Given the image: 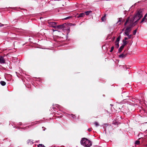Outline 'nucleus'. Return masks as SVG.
Segmentation results:
<instances>
[{
	"instance_id": "obj_7",
	"label": "nucleus",
	"mask_w": 147,
	"mask_h": 147,
	"mask_svg": "<svg viewBox=\"0 0 147 147\" xmlns=\"http://www.w3.org/2000/svg\"><path fill=\"white\" fill-rule=\"evenodd\" d=\"M51 26L53 27V26H55V25L57 24V22H50L49 23Z\"/></svg>"
},
{
	"instance_id": "obj_12",
	"label": "nucleus",
	"mask_w": 147,
	"mask_h": 147,
	"mask_svg": "<svg viewBox=\"0 0 147 147\" xmlns=\"http://www.w3.org/2000/svg\"><path fill=\"white\" fill-rule=\"evenodd\" d=\"M1 84L3 86H4L6 84V82L4 81H1L0 82Z\"/></svg>"
},
{
	"instance_id": "obj_22",
	"label": "nucleus",
	"mask_w": 147,
	"mask_h": 147,
	"mask_svg": "<svg viewBox=\"0 0 147 147\" xmlns=\"http://www.w3.org/2000/svg\"><path fill=\"white\" fill-rule=\"evenodd\" d=\"M122 19V18H119V20L118 21V22H117V23H118L119 22H121V21Z\"/></svg>"
},
{
	"instance_id": "obj_19",
	"label": "nucleus",
	"mask_w": 147,
	"mask_h": 147,
	"mask_svg": "<svg viewBox=\"0 0 147 147\" xmlns=\"http://www.w3.org/2000/svg\"><path fill=\"white\" fill-rule=\"evenodd\" d=\"M137 29H138V28L136 29L133 32V34L134 35H136Z\"/></svg>"
},
{
	"instance_id": "obj_23",
	"label": "nucleus",
	"mask_w": 147,
	"mask_h": 147,
	"mask_svg": "<svg viewBox=\"0 0 147 147\" xmlns=\"http://www.w3.org/2000/svg\"><path fill=\"white\" fill-rule=\"evenodd\" d=\"M145 18H143L142 19V20H141V22H140V23H143V22L144 21V20H145Z\"/></svg>"
},
{
	"instance_id": "obj_8",
	"label": "nucleus",
	"mask_w": 147,
	"mask_h": 147,
	"mask_svg": "<svg viewBox=\"0 0 147 147\" xmlns=\"http://www.w3.org/2000/svg\"><path fill=\"white\" fill-rule=\"evenodd\" d=\"M85 15V14L84 13H82L79 14L77 15V17L78 18H79L83 17Z\"/></svg>"
},
{
	"instance_id": "obj_6",
	"label": "nucleus",
	"mask_w": 147,
	"mask_h": 147,
	"mask_svg": "<svg viewBox=\"0 0 147 147\" xmlns=\"http://www.w3.org/2000/svg\"><path fill=\"white\" fill-rule=\"evenodd\" d=\"M5 63V60L4 58L2 56H0V63L1 64L4 63Z\"/></svg>"
},
{
	"instance_id": "obj_13",
	"label": "nucleus",
	"mask_w": 147,
	"mask_h": 147,
	"mask_svg": "<svg viewBox=\"0 0 147 147\" xmlns=\"http://www.w3.org/2000/svg\"><path fill=\"white\" fill-rule=\"evenodd\" d=\"M130 18L129 17H128L126 21L125 22V23L124 24V25L125 26L127 24V23L128 22H129V20Z\"/></svg>"
},
{
	"instance_id": "obj_31",
	"label": "nucleus",
	"mask_w": 147,
	"mask_h": 147,
	"mask_svg": "<svg viewBox=\"0 0 147 147\" xmlns=\"http://www.w3.org/2000/svg\"><path fill=\"white\" fill-rule=\"evenodd\" d=\"M146 15H145V16H144V18H145H145L146 17Z\"/></svg>"
},
{
	"instance_id": "obj_16",
	"label": "nucleus",
	"mask_w": 147,
	"mask_h": 147,
	"mask_svg": "<svg viewBox=\"0 0 147 147\" xmlns=\"http://www.w3.org/2000/svg\"><path fill=\"white\" fill-rule=\"evenodd\" d=\"M106 15L105 14V15L101 19L102 21H104L105 20Z\"/></svg>"
},
{
	"instance_id": "obj_5",
	"label": "nucleus",
	"mask_w": 147,
	"mask_h": 147,
	"mask_svg": "<svg viewBox=\"0 0 147 147\" xmlns=\"http://www.w3.org/2000/svg\"><path fill=\"white\" fill-rule=\"evenodd\" d=\"M64 27V24L59 25L55 26H53V27L55 28H59L61 29Z\"/></svg>"
},
{
	"instance_id": "obj_21",
	"label": "nucleus",
	"mask_w": 147,
	"mask_h": 147,
	"mask_svg": "<svg viewBox=\"0 0 147 147\" xmlns=\"http://www.w3.org/2000/svg\"><path fill=\"white\" fill-rule=\"evenodd\" d=\"M114 46H112L111 47V50L110 51V52H112L113 51V49H114Z\"/></svg>"
},
{
	"instance_id": "obj_15",
	"label": "nucleus",
	"mask_w": 147,
	"mask_h": 147,
	"mask_svg": "<svg viewBox=\"0 0 147 147\" xmlns=\"http://www.w3.org/2000/svg\"><path fill=\"white\" fill-rule=\"evenodd\" d=\"M92 12L91 11H86L85 12V14H86V15H88L89 14V13Z\"/></svg>"
},
{
	"instance_id": "obj_30",
	"label": "nucleus",
	"mask_w": 147,
	"mask_h": 147,
	"mask_svg": "<svg viewBox=\"0 0 147 147\" xmlns=\"http://www.w3.org/2000/svg\"><path fill=\"white\" fill-rule=\"evenodd\" d=\"M88 130L89 131H92L91 128H89L88 129Z\"/></svg>"
},
{
	"instance_id": "obj_3",
	"label": "nucleus",
	"mask_w": 147,
	"mask_h": 147,
	"mask_svg": "<svg viewBox=\"0 0 147 147\" xmlns=\"http://www.w3.org/2000/svg\"><path fill=\"white\" fill-rule=\"evenodd\" d=\"M131 30V26H128L125 30L124 34L126 36H129L130 32Z\"/></svg>"
},
{
	"instance_id": "obj_20",
	"label": "nucleus",
	"mask_w": 147,
	"mask_h": 147,
	"mask_svg": "<svg viewBox=\"0 0 147 147\" xmlns=\"http://www.w3.org/2000/svg\"><path fill=\"white\" fill-rule=\"evenodd\" d=\"M38 147H45L44 145L42 144H39L38 146Z\"/></svg>"
},
{
	"instance_id": "obj_1",
	"label": "nucleus",
	"mask_w": 147,
	"mask_h": 147,
	"mask_svg": "<svg viewBox=\"0 0 147 147\" xmlns=\"http://www.w3.org/2000/svg\"><path fill=\"white\" fill-rule=\"evenodd\" d=\"M142 9H138L136 11V13L134 16L133 17L132 19L130 20V22L131 23L133 22L134 20H136V18L138 16L139 18L137 20L133 23L134 26H135L137 23L138 22L139 20L143 16L142 14Z\"/></svg>"
},
{
	"instance_id": "obj_28",
	"label": "nucleus",
	"mask_w": 147,
	"mask_h": 147,
	"mask_svg": "<svg viewBox=\"0 0 147 147\" xmlns=\"http://www.w3.org/2000/svg\"><path fill=\"white\" fill-rule=\"evenodd\" d=\"M128 39V38L127 37H125L124 39V40H126Z\"/></svg>"
},
{
	"instance_id": "obj_25",
	"label": "nucleus",
	"mask_w": 147,
	"mask_h": 147,
	"mask_svg": "<svg viewBox=\"0 0 147 147\" xmlns=\"http://www.w3.org/2000/svg\"><path fill=\"white\" fill-rule=\"evenodd\" d=\"M128 36V38L130 39V38H131V37H132V35H129V36Z\"/></svg>"
},
{
	"instance_id": "obj_11",
	"label": "nucleus",
	"mask_w": 147,
	"mask_h": 147,
	"mask_svg": "<svg viewBox=\"0 0 147 147\" xmlns=\"http://www.w3.org/2000/svg\"><path fill=\"white\" fill-rule=\"evenodd\" d=\"M123 44L122 45H123L125 47V46L127 44V41L126 40H123Z\"/></svg>"
},
{
	"instance_id": "obj_29",
	"label": "nucleus",
	"mask_w": 147,
	"mask_h": 147,
	"mask_svg": "<svg viewBox=\"0 0 147 147\" xmlns=\"http://www.w3.org/2000/svg\"><path fill=\"white\" fill-rule=\"evenodd\" d=\"M130 26H131V28L133 26H134V25H133V24H130Z\"/></svg>"
},
{
	"instance_id": "obj_18",
	"label": "nucleus",
	"mask_w": 147,
	"mask_h": 147,
	"mask_svg": "<svg viewBox=\"0 0 147 147\" xmlns=\"http://www.w3.org/2000/svg\"><path fill=\"white\" fill-rule=\"evenodd\" d=\"M135 143L136 144L138 145L140 144V141L139 140H136L135 141Z\"/></svg>"
},
{
	"instance_id": "obj_4",
	"label": "nucleus",
	"mask_w": 147,
	"mask_h": 147,
	"mask_svg": "<svg viewBox=\"0 0 147 147\" xmlns=\"http://www.w3.org/2000/svg\"><path fill=\"white\" fill-rule=\"evenodd\" d=\"M125 51H124L122 54L119 55V57L121 58H124L126 57L127 55V53H125Z\"/></svg>"
},
{
	"instance_id": "obj_10",
	"label": "nucleus",
	"mask_w": 147,
	"mask_h": 147,
	"mask_svg": "<svg viewBox=\"0 0 147 147\" xmlns=\"http://www.w3.org/2000/svg\"><path fill=\"white\" fill-rule=\"evenodd\" d=\"M121 38V36L120 35H119L118 36V37L117 38L116 40L115 41V42H119V41L120 39Z\"/></svg>"
},
{
	"instance_id": "obj_26",
	"label": "nucleus",
	"mask_w": 147,
	"mask_h": 147,
	"mask_svg": "<svg viewBox=\"0 0 147 147\" xmlns=\"http://www.w3.org/2000/svg\"><path fill=\"white\" fill-rule=\"evenodd\" d=\"M71 115L73 118H74L76 117L75 115H74L73 114H71Z\"/></svg>"
},
{
	"instance_id": "obj_17",
	"label": "nucleus",
	"mask_w": 147,
	"mask_h": 147,
	"mask_svg": "<svg viewBox=\"0 0 147 147\" xmlns=\"http://www.w3.org/2000/svg\"><path fill=\"white\" fill-rule=\"evenodd\" d=\"M115 45L116 47L117 48H118L119 47V42H115Z\"/></svg>"
},
{
	"instance_id": "obj_35",
	"label": "nucleus",
	"mask_w": 147,
	"mask_h": 147,
	"mask_svg": "<svg viewBox=\"0 0 147 147\" xmlns=\"http://www.w3.org/2000/svg\"><path fill=\"white\" fill-rule=\"evenodd\" d=\"M96 147H98V146L97 145H96Z\"/></svg>"
},
{
	"instance_id": "obj_36",
	"label": "nucleus",
	"mask_w": 147,
	"mask_h": 147,
	"mask_svg": "<svg viewBox=\"0 0 147 147\" xmlns=\"http://www.w3.org/2000/svg\"><path fill=\"white\" fill-rule=\"evenodd\" d=\"M146 146H147V144L146 145Z\"/></svg>"
},
{
	"instance_id": "obj_32",
	"label": "nucleus",
	"mask_w": 147,
	"mask_h": 147,
	"mask_svg": "<svg viewBox=\"0 0 147 147\" xmlns=\"http://www.w3.org/2000/svg\"><path fill=\"white\" fill-rule=\"evenodd\" d=\"M138 18H138V17L137 16V18H136V20H137V19Z\"/></svg>"
},
{
	"instance_id": "obj_24",
	"label": "nucleus",
	"mask_w": 147,
	"mask_h": 147,
	"mask_svg": "<svg viewBox=\"0 0 147 147\" xmlns=\"http://www.w3.org/2000/svg\"><path fill=\"white\" fill-rule=\"evenodd\" d=\"M71 18V17H70V16H69V17H66V18H65L64 19L65 20H67V19H68L70 18Z\"/></svg>"
},
{
	"instance_id": "obj_27",
	"label": "nucleus",
	"mask_w": 147,
	"mask_h": 147,
	"mask_svg": "<svg viewBox=\"0 0 147 147\" xmlns=\"http://www.w3.org/2000/svg\"><path fill=\"white\" fill-rule=\"evenodd\" d=\"M4 25V24H1V23H0V27H2Z\"/></svg>"
},
{
	"instance_id": "obj_14",
	"label": "nucleus",
	"mask_w": 147,
	"mask_h": 147,
	"mask_svg": "<svg viewBox=\"0 0 147 147\" xmlns=\"http://www.w3.org/2000/svg\"><path fill=\"white\" fill-rule=\"evenodd\" d=\"M94 123L96 127H97L99 125V123L97 122H95Z\"/></svg>"
},
{
	"instance_id": "obj_2",
	"label": "nucleus",
	"mask_w": 147,
	"mask_h": 147,
	"mask_svg": "<svg viewBox=\"0 0 147 147\" xmlns=\"http://www.w3.org/2000/svg\"><path fill=\"white\" fill-rule=\"evenodd\" d=\"M81 144L84 146L90 147L92 145L91 141L85 138H83L81 141Z\"/></svg>"
},
{
	"instance_id": "obj_33",
	"label": "nucleus",
	"mask_w": 147,
	"mask_h": 147,
	"mask_svg": "<svg viewBox=\"0 0 147 147\" xmlns=\"http://www.w3.org/2000/svg\"><path fill=\"white\" fill-rule=\"evenodd\" d=\"M111 106H112L113 105H111Z\"/></svg>"
},
{
	"instance_id": "obj_34",
	"label": "nucleus",
	"mask_w": 147,
	"mask_h": 147,
	"mask_svg": "<svg viewBox=\"0 0 147 147\" xmlns=\"http://www.w3.org/2000/svg\"><path fill=\"white\" fill-rule=\"evenodd\" d=\"M60 117H62V115H61V116H60Z\"/></svg>"
},
{
	"instance_id": "obj_9",
	"label": "nucleus",
	"mask_w": 147,
	"mask_h": 147,
	"mask_svg": "<svg viewBox=\"0 0 147 147\" xmlns=\"http://www.w3.org/2000/svg\"><path fill=\"white\" fill-rule=\"evenodd\" d=\"M124 47L123 45H122L121 47H120V48L118 49V52L120 53H121L122 51V50L124 48Z\"/></svg>"
}]
</instances>
